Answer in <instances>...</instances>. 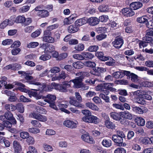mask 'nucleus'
Here are the masks:
<instances>
[{
    "instance_id": "e2e57ef3",
    "label": "nucleus",
    "mask_w": 153,
    "mask_h": 153,
    "mask_svg": "<svg viewBox=\"0 0 153 153\" xmlns=\"http://www.w3.org/2000/svg\"><path fill=\"white\" fill-rule=\"evenodd\" d=\"M20 45L21 43L19 41H14L13 44H12L11 47L12 48H18L20 46Z\"/></svg>"
},
{
    "instance_id": "864d4df0",
    "label": "nucleus",
    "mask_w": 153,
    "mask_h": 153,
    "mask_svg": "<svg viewBox=\"0 0 153 153\" xmlns=\"http://www.w3.org/2000/svg\"><path fill=\"white\" fill-rule=\"evenodd\" d=\"M106 71L105 69L104 68L98 67L97 70H96V76H99L100 73L104 72Z\"/></svg>"
},
{
    "instance_id": "a18cd8bd",
    "label": "nucleus",
    "mask_w": 153,
    "mask_h": 153,
    "mask_svg": "<svg viewBox=\"0 0 153 153\" xmlns=\"http://www.w3.org/2000/svg\"><path fill=\"white\" fill-rule=\"evenodd\" d=\"M39 43L37 42H32L27 45V47L28 48H34L39 45Z\"/></svg>"
},
{
    "instance_id": "c9c22d12",
    "label": "nucleus",
    "mask_w": 153,
    "mask_h": 153,
    "mask_svg": "<svg viewBox=\"0 0 153 153\" xmlns=\"http://www.w3.org/2000/svg\"><path fill=\"white\" fill-rule=\"evenodd\" d=\"M87 23H88L91 26L96 25V17H91L88 19H86Z\"/></svg>"
},
{
    "instance_id": "37998d69",
    "label": "nucleus",
    "mask_w": 153,
    "mask_h": 153,
    "mask_svg": "<svg viewBox=\"0 0 153 153\" xmlns=\"http://www.w3.org/2000/svg\"><path fill=\"white\" fill-rule=\"evenodd\" d=\"M74 48L77 51H82L84 49V45L82 44L79 43L77 45L75 46Z\"/></svg>"
},
{
    "instance_id": "6e6552de",
    "label": "nucleus",
    "mask_w": 153,
    "mask_h": 153,
    "mask_svg": "<svg viewBox=\"0 0 153 153\" xmlns=\"http://www.w3.org/2000/svg\"><path fill=\"white\" fill-rule=\"evenodd\" d=\"M5 119L12 122L13 125L16 124V121L15 118L13 117L12 113L10 111H6L4 114Z\"/></svg>"
},
{
    "instance_id": "72a5a7b5",
    "label": "nucleus",
    "mask_w": 153,
    "mask_h": 153,
    "mask_svg": "<svg viewBox=\"0 0 153 153\" xmlns=\"http://www.w3.org/2000/svg\"><path fill=\"white\" fill-rule=\"evenodd\" d=\"M135 120L137 122V124L138 126H143L145 124V122L144 120L141 117H137Z\"/></svg>"
},
{
    "instance_id": "f03ea898",
    "label": "nucleus",
    "mask_w": 153,
    "mask_h": 153,
    "mask_svg": "<svg viewBox=\"0 0 153 153\" xmlns=\"http://www.w3.org/2000/svg\"><path fill=\"white\" fill-rule=\"evenodd\" d=\"M41 99L49 104V106L52 108H57L55 103V101L56 99V96L54 95L50 94H47L46 96H44L42 95Z\"/></svg>"
},
{
    "instance_id": "39448f33",
    "label": "nucleus",
    "mask_w": 153,
    "mask_h": 153,
    "mask_svg": "<svg viewBox=\"0 0 153 153\" xmlns=\"http://www.w3.org/2000/svg\"><path fill=\"white\" fill-rule=\"evenodd\" d=\"M34 91H38L39 92L35 91L30 90L28 92V94L29 95L30 97H31L33 96L35 97L36 99L38 100L41 99L42 97V91H41L40 89H39L38 90L35 89H32Z\"/></svg>"
},
{
    "instance_id": "f704fd0d",
    "label": "nucleus",
    "mask_w": 153,
    "mask_h": 153,
    "mask_svg": "<svg viewBox=\"0 0 153 153\" xmlns=\"http://www.w3.org/2000/svg\"><path fill=\"white\" fill-rule=\"evenodd\" d=\"M108 60H109L105 62V64L109 66H114L115 65V60L109 56H108Z\"/></svg>"
},
{
    "instance_id": "9d476101",
    "label": "nucleus",
    "mask_w": 153,
    "mask_h": 153,
    "mask_svg": "<svg viewBox=\"0 0 153 153\" xmlns=\"http://www.w3.org/2000/svg\"><path fill=\"white\" fill-rule=\"evenodd\" d=\"M33 117L41 122H45L47 120V117L38 113L33 112L32 114Z\"/></svg>"
},
{
    "instance_id": "1a4fd4ad",
    "label": "nucleus",
    "mask_w": 153,
    "mask_h": 153,
    "mask_svg": "<svg viewBox=\"0 0 153 153\" xmlns=\"http://www.w3.org/2000/svg\"><path fill=\"white\" fill-rule=\"evenodd\" d=\"M112 44L114 46L117 48H120L123 44V41L122 39L120 38H116Z\"/></svg>"
},
{
    "instance_id": "20e7f679",
    "label": "nucleus",
    "mask_w": 153,
    "mask_h": 153,
    "mask_svg": "<svg viewBox=\"0 0 153 153\" xmlns=\"http://www.w3.org/2000/svg\"><path fill=\"white\" fill-rule=\"evenodd\" d=\"M52 33L47 32L44 31L42 37V41L49 43H52L54 42V40L53 37L51 36Z\"/></svg>"
},
{
    "instance_id": "de8ad7c7",
    "label": "nucleus",
    "mask_w": 153,
    "mask_h": 153,
    "mask_svg": "<svg viewBox=\"0 0 153 153\" xmlns=\"http://www.w3.org/2000/svg\"><path fill=\"white\" fill-rule=\"evenodd\" d=\"M104 88L111 92L114 91L116 90L115 88L110 86L108 83H104Z\"/></svg>"
},
{
    "instance_id": "4be33fe9",
    "label": "nucleus",
    "mask_w": 153,
    "mask_h": 153,
    "mask_svg": "<svg viewBox=\"0 0 153 153\" xmlns=\"http://www.w3.org/2000/svg\"><path fill=\"white\" fill-rule=\"evenodd\" d=\"M37 15L42 18L48 17L49 15V12L46 10H39L37 13Z\"/></svg>"
},
{
    "instance_id": "603ef678",
    "label": "nucleus",
    "mask_w": 153,
    "mask_h": 153,
    "mask_svg": "<svg viewBox=\"0 0 153 153\" xmlns=\"http://www.w3.org/2000/svg\"><path fill=\"white\" fill-rule=\"evenodd\" d=\"M36 109L37 112L43 114L46 112V109L41 106H37L36 107Z\"/></svg>"
},
{
    "instance_id": "69168bd1",
    "label": "nucleus",
    "mask_w": 153,
    "mask_h": 153,
    "mask_svg": "<svg viewBox=\"0 0 153 153\" xmlns=\"http://www.w3.org/2000/svg\"><path fill=\"white\" fill-rule=\"evenodd\" d=\"M50 71L51 73L56 74L59 72L60 71V69L59 67H54L51 68Z\"/></svg>"
},
{
    "instance_id": "ea45409f",
    "label": "nucleus",
    "mask_w": 153,
    "mask_h": 153,
    "mask_svg": "<svg viewBox=\"0 0 153 153\" xmlns=\"http://www.w3.org/2000/svg\"><path fill=\"white\" fill-rule=\"evenodd\" d=\"M98 9L101 12H105L108 10L109 7L107 5H102L99 7Z\"/></svg>"
},
{
    "instance_id": "49530a36",
    "label": "nucleus",
    "mask_w": 153,
    "mask_h": 153,
    "mask_svg": "<svg viewBox=\"0 0 153 153\" xmlns=\"http://www.w3.org/2000/svg\"><path fill=\"white\" fill-rule=\"evenodd\" d=\"M28 131L34 134H36L40 132V130L39 128H31L28 129Z\"/></svg>"
},
{
    "instance_id": "680f3d73",
    "label": "nucleus",
    "mask_w": 153,
    "mask_h": 153,
    "mask_svg": "<svg viewBox=\"0 0 153 153\" xmlns=\"http://www.w3.org/2000/svg\"><path fill=\"white\" fill-rule=\"evenodd\" d=\"M8 25H9V20L8 19H5L0 25V27L1 28H4Z\"/></svg>"
},
{
    "instance_id": "e433bc0d",
    "label": "nucleus",
    "mask_w": 153,
    "mask_h": 153,
    "mask_svg": "<svg viewBox=\"0 0 153 153\" xmlns=\"http://www.w3.org/2000/svg\"><path fill=\"white\" fill-rule=\"evenodd\" d=\"M102 144L104 146L108 147L111 146L112 144V142L110 140H106V139H105L103 140L102 141Z\"/></svg>"
},
{
    "instance_id": "13d9d810",
    "label": "nucleus",
    "mask_w": 153,
    "mask_h": 153,
    "mask_svg": "<svg viewBox=\"0 0 153 153\" xmlns=\"http://www.w3.org/2000/svg\"><path fill=\"white\" fill-rule=\"evenodd\" d=\"M20 137L23 139H27L29 136V133L25 131H22L20 133Z\"/></svg>"
},
{
    "instance_id": "6e6d98bb",
    "label": "nucleus",
    "mask_w": 153,
    "mask_h": 153,
    "mask_svg": "<svg viewBox=\"0 0 153 153\" xmlns=\"http://www.w3.org/2000/svg\"><path fill=\"white\" fill-rule=\"evenodd\" d=\"M31 123L33 125V126L35 127L40 128L42 126L41 124L37 120H32Z\"/></svg>"
},
{
    "instance_id": "ddd939ff",
    "label": "nucleus",
    "mask_w": 153,
    "mask_h": 153,
    "mask_svg": "<svg viewBox=\"0 0 153 153\" xmlns=\"http://www.w3.org/2000/svg\"><path fill=\"white\" fill-rule=\"evenodd\" d=\"M79 30V28L76 24H75V23L73 24L70 25L68 27V31L71 33H76Z\"/></svg>"
},
{
    "instance_id": "4c0bfd02",
    "label": "nucleus",
    "mask_w": 153,
    "mask_h": 153,
    "mask_svg": "<svg viewBox=\"0 0 153 153\" xmlns=\"http://www.w3.org/2000/svg\"><path fill=\"white\" fill-rule=\"evenodd\" d=\"M25 21V18L24 16H19L16 17V23H23Z\"/></svg>"
},
{
    "instance_id": "bf43d9fd",
    "label": "nucleus",
    "mask_w": 153,
    "mask_h": 153,
    "mask_svg": "<svg viewBox=\"0 0 153 153\" xmlns=\"http://www.w3.org/2000/svg\"><path fill=\"white\" fill-rule=\"evenodd\" d=\"M30 73L27 72V73L24 76V78L27 80V82L29 83L31 80L33 79L32 76H30Z\"/></svg>"
},
{
    "instance_id": "338daca9",
    "label": "nucleus",
    "mask_w": 153,
    "mask_h": 153,
    "mask_svg": "<svg viewBox=\"0 0 153 153\" xmlns=\"http://www.w3.org/2000/svg\"><path fill=\"white\" fill-rule=\"evenodd\" d=\"M21 49L19 48H15L13 49L11 51V53L12 55H16L20 52Z\"/></svg>"
},
{
    "instance_id": "5701e85b",
    "label": "nucleus",
    "mask_w": 153,
    "mask_h": 153,
    "mask_svg": "<svg viewBox=\"0 0 153 153\" xmlns=\"http://www.w3.org/2000/svg\"><path fill=\"white\" fill-rule=\"evenodd\" d=\"M56 106L57 108H53L56 111L60 110L61 111L62 109L65 108H67L68 107V105L66 104H62L61 102L56 103Z\"/></svg>"
},
{
    "instance_id": "9b49d317",
    "label": "nucleus",
    "mask_w": 153,
    "mask_h": 153,
    "mask_svg": "<svg viewBox=\"0 0 153 153\" xmlns=\"http://www.w3.org/2000/svg\"><path fill=\"white\" fill-rule=\"evenodd\" d=\"M105 117L106 120L105 121V124L106 127L108 128L111 129H114L116 127L115 125L114 124L110 121L109 118L108 116L107 115H105Z\"/></svg>"
},
{
    "instance_id": "4468645a",
    "label": "nucleus",
    "mask_w": 153,
    "mask_h": 153,
    "mask_svg": "<svg viewBox=\"0 0 153 153\" xmlns=\"http://www.w3.org/2000/svg\"><path fill=\"white\" fill-rule=\"evenodd\" d=\"M63 124L66 127L71 128H75L77 127L76 124L73 121L70 120H65Z\"/></svg>"
},
{
    "instance_id": "4d7b16f0",
    "label": "nucleus",
    "mask_w": 153,
    "mask_h": 153,
    "mask_svg": "<svg viewBox=\"0 0 153 153\" xmlns=\"http://www.w3.org/2000/svg\"><path fill=\"white\" fill-rule=\"evenodd\" d=\"M43 147L45 150L48 152H51L53 151V148L52 147L46 143L43 144Z\"/></svg>"
},
{
    "instance_id": "09e8293b",
    "label": "nucleus",
    "mask_w": 153,
    "mask_h": 153,
    "mask_svg": "<svg viewBox=\"0 0 153 153\" xmlns=\"http://www.w3.org/2000/svg\"><path fill=\"white\" fill-rule=\"evenodd\" d=\"M51 58V56L49 54H43L40 56L39 59L44 61L49 59Z\"/></svg>"
},
{
    "instance_id": "b1692460",
    "label": "nucleus",
    "mask_w": 153,
    "mask_h": 153,
    "mask_svg": "<svg viewBox=\"0 0 153 153\" xmlns=\"http://www.w3.org/2000/svg\"><path fill=\"white\" fill-rule=\"evenodd\" d=\"M45 51L49 53L53 52L55 50L54 47L52 44L46 43L45 44Z\"/></svg>"
},
{
    "instance_id": "412c9836",
    "label": "nucleus",
    "mask_w": 153,
    "mask_h": 153,
    "mask_svg": "<svg viewBox=\"0 0 153 153\" xmlns=\"http://www.w3.org/2000/svg\"><path fill=\"white\" fill-rule=\"evenodd\" d=\"M16 110H17L19 112L21 113H23L24 111L23 105L20 103H18L16 104V105H14V106H13V110L15 111Z\"/></svg>"
},
{
    "instance_id": "0eeeda50",
    "label": "nucleus",
    "mask_w": 153,
    "mask_h": 153,
    "mask_svg": "<svg viewBox=\"0 0 153 153\" xmlns=\"http://www.w3.org/2000/svg\"><path fill=\"white\" fill-rule=\"evenodd\" d=\"M112 139L118 146H125L126 145L125 143H123V139L115 134L113 135Z\"/></svg>"
},
{
    "instance_id": "3c124183",
    "label": "nucleus",
    "mask_w": 153,
    "mask_h": 153,
    "mask_svg": "<svg viewBox=\"0 0 153 153\" xmlns=\"http://www.w3.org/2000/svg\"><path fill=\"white\" fill-rule=\"evenodd\" d=\"M141 141L145 145L150 144V142H151V137L149 138L146 137L143 138L141 140Z\"/></svg>"
},
{
    "instance_id": "423d86ee",
    "label": "nucleus",
    "mask_w": 153,
    "mask_h": 153,
    "mask_svg": "<svg viewBox=\"0 0 153 153\" xmlns=\"http://www.w3.org/2000/svg\"><path fill=\"white\" fill-rule=\"evenodd\" d=\"M82 76L76 77L75 79L71 80L69 83L71 82H73L74 83L73 87L76 88H79L82 86Z\"/></svg>"
},
{
    "instance_id": "cd10ccee",
    "label": "nucleus",
    "mask_w": 153,
    "mask_h": 153,
    "mask_svg": "<svg viewBox=\"0 0 153 153\" xmlns=\"http://www.w3.org/2000/svg\"><path fill=\"white\" fill-rule=\"evenodd\" d=\"M96 56H97L100 60L103 61H107L108 59V57L104 56L103 53L101 52H97L96 53Z\"/></svg>"
},
{
    "instance_id": "bb28decb",
    "label": "nucleus",
    "mask_w": 153,
    "mask_h": 153,
    "mask_svg": "<svg viewBox=\"0 0 153 153\" xmlns=\"http://www.w3.org/2000/svg\"><path fill=\"white\" fill-rule=\"evenodd\" d=\"M59 27V25L58 24H55L48 26L46 30H44L47 32H50L52 33L51 31Z\"/></svg>"
},
{
    "instance_id": "f3484780",
    "label": "nucleus",
    "mask_w": 153,
    "mask_h": 153,
    "mask_svg": "<svg viewBox=\"0 0 153 153\" xmlns=\"http://www.w3.org/2000/svg\"><path fill=\"white\" fill-rule=\"evenodd\" d=\"M52 83L51 85H46L44 84L43 85H42L40 90L42 91V94H43V92L44 91H51L53 89V87H54L52 83Z\"/></svg>"
},
{
    "instance_id": "6ab92c4d",
    "label": "nucleus",
    "mask_w": 153,
    "mask_h": 153,
    "mask_svg": "<svg viewBox=\"0 0 153 153\" xmlns=\"http://www.w3.org/2000/svg\"><path fill=\"white\" fill-rule=\"evenodd\" d=\"M79 28V27L87 23L86 18L84 17L76 20L74 22Z\"/></svg>"
},
{
    "instance_id": "0e129e2a",
    "label": "nucleus",
    "mask_w": 153,
    "mask_h": 153,
    "mask_svg": "<svg viewBox=\"0 0 153 153\" xmlns=\"http://www.w3.org/2000/svg\"><path fill=\"white\" fill-rule=\"evenodd\" d=\"M86 106L90 108L96 110V105L90 102H87L85 104Z\"/></svg>"
},
{
    "instance_id": "052dcab7",
    "label": "nucleus",
    "mask_w": 153,
    "mask_h": 153,
    "mask_svg": "<svg viewBox=\"0 0 153 153\" xmlns=\"http://www.w3.org/2000/svg\"><path fill=\"white\" fill-rule=\"evenodd\" d=\"M68 56V54L67 53H61L59 54L58 60H61L66 58Z\"/></svg>"
},
{
    "instance_id": "a19ab883",
    "label": "nucleus",
    "mask_w": 153,
    "mask_h": 153,
    "mask_svg": "<svg viewBox=\"0 0 153 153\" xmlns=\"http://www.w3.org/2000/svg\"><path fill=\"white\" fill-rule=\"evenodd\" d=\"M8 20L10 25H13L15 22L16 23V17L15 15L11 16Z\"/></svg>"
},
{
    "instance_id": "79ce46f5",
    "label": "nucleus",
    "mask_w": 153,
    "mask_h": 153,
    "mask_svg": "<svg viewBox=\"0 0 153 153\" xmlns=\"http://www.w3.org/2000/svg\"><path fill=\"white\" fill-rule=\"evenodd\" d=\"M13 43V40L11 39H6L3 40L2 42V45L5 46L11 44Z\"/></svg>"
},
{
    "instance_id": "5fc2aeb1",
    "label": "nucleus",
    "mask_w": 153,
    "mask_h": 153,
    "mask_svg": "<svg viewBox=\"0 0 153 153\" xmlns=\"http://www.w3.org/2000/svg\"><path fill=\"white\" fill-rule=\"evenodd\" d=\"M14 105L12 104H7L5 105L4 107L6 110L7 111H14V110H13V108Z\"/></svg>"
},
{
    "instance_id": "7ed1b4c3",
    "label": "nucleus",
    "mask_w": 153,
    "mask_h": 153,
    "mask_svg": "<svg viewBox=\"0 0 153 153\" xmlns=\"http://www.w3.org/2000/svg\"><path fill=\"white\" fill-rule=\"evenodd\" d=\"M69 83V82L65 81L61 84L54 83L52 84L55 89L62 92H66L68 91L67 88L71 86Z\"/></svg>"
},
{
    "instance_id": "dca6fc26",
    "label": "nucleus",
    "mask_w": 153,
    "mask_h": 153,
    "mask_svg": "<svg viewBox=\"0 0 153 153\" xmlns=\"http://www.w3.org/2000/svg\"><path fill=\"white\" fill-rule=\"evenodd\" d=\"M70 100L69 101V103L71 105H72L75 106L78 108H83V105L80 103V102L77 101L75 100V98L74 97H71L70 98Z\"/></svg>"
},
{
    "instance_id": "473e14b6",
    "label": "nucleus",
    "mask_w": 153,
    "mask_h": 153,
    "mask_svg": "<svg viewBox=\"0 0 153 153\" xmlns=\"http://www.w3.org/2000/svg\"><path fill=\"white\" fill-rule=\"evenodd\" d=\"M132 110L133 111L138 114H142L144 113L143 110L137 106L132 107Z\"/></svg>"
},
{
    "instance_id": "c756f323",
    "label": "nucleus",
    "mask_w": 153,
    "mask_h": 153,
    "mask_svg": "<svg viewBox=\"0 0 153 153\" xmlns=\"http://www.w3.org/2000/svg\"><path fill=\"white\" fill-rule=\"evenodd\" d=\"M72 65L75 68L79 69L83 68V63L81 61H77L73 63Z\"/></svg>"
},
{
    "instance_id": "a878e982",
    "label": "nucleus",
    "mask_w": 153,
    "mask_h": 153,
    "mask_svg": "<svg viewBox=\"0 0 153 153\" xmlns=\"http://www.w3.org/2000/svg\"><path fill=\"white\" fill-rule=\"evenodd\" d=\"M111 117L115 120H118L121 118V115L115 112H111L110 113Z\"/></svg>"
},
{
    "instance_id": "f8f14e48",
    "label": "nucleus",
    "mask_w": 153,
    "mask_h": 153,
    "mask_svg": "<svg viewBox=\"0 0 153 153\" xmlns=\"http://www.w3.org/2000/svg\"><path fill=\"white\" fill-rule=\"evenodd\" d=\"M13 145L15 153H20L22 149L19 142L16 140H14L13 142Z\"/></svg>"
},
{
    "instance_id": "f257e3e1",
    "label": "nucleus",
    "mask_w": 153,
    "mask_h": 153,
    "mask_svg": "<svg viewBox=\"0 0 153 153\" xmlns=\"http://www.w3.org/2000/svg\"><path fill=\"white\" fill-rule=\"evenodd\" d=\"M138 1L134 2L131 3L130 5V8H125L122 10L123 14L127 17L132 16L135 14L133 10H136L141 8L143 6L142 3L139 1H141L143 3L148 2L149 0H137Z\"/></svg>"
},
{
    "instance_id": "aec40b11",
    "label": "nucleus",
    "mask_w": 153,
    "mask_h": 153,
    "mask_svg": "<svg viewBox=\"0 0 153 153\" xmlns=\"http://www.w3.org/2000/svg\"><path fill=\"white\" fill-rule=\"evenodd\" d=\"M82 119L85 122L96 123L95 121L96 120V117L92 116L91 115L89 117H83Z\"/></svg>"
},
{
    "instance_id": "a211bd4d",
    "label": "nucleus",
    "mask_w": 153,
    "mask_h": 153,
    "mask_svg": "<svg viewBox=\"0 0 153 153\" xmlns=\"http://www.w3.org/2000/svg\"><path fill=\"white\" fill-rule=\"evenodd\" d=\"M81 137L85 142L90 143H93L94 142L93 139L88 134H83L82 135Z\"/></svg>"
},
{
    "instance_id": "393cba45",
    "label": "nucleus",
    "mask_w": 153,
    "mask_h": 153,
    "mask_svg": "<svg viewBox=\"0 0 153 153\" xmlns=\"http://www.w3.org/2000/svg\"><path fill=\"white\" fill-rule=\"evenodd\" d=\"M82 54L83 56L84 59L85 60L91 59L94 57V54L89 52H84L82 53Z\"/></svg>"
},
{
    "instance_id": "774afa93",
    "label": "nucleus",
    "mask_w": 153,
    "mask_h": 153,
    "mask_svg": "<svg viewBox=\"0 0 153 153\" xmlns=\"http://www.w3.org/2000/svg\"><path fill=\"white\" fill-rule=\"evenodd\" d=\"M114 153H126V150L123 148H119L116 149L114 152Z\"/></svg>"
},
{
    "instance_id": "58836bf2",
    "label": "nucleus",
    "mask_w": 153,
    "mask_h": 153,
    "mask_svg": "<svg viewBox=\"0 0 153 153\" xmlns=\"http://www.w3.org/2000/svg\"><path fill=\"white\" fill-rule=\"evenodd\" d=\"M143 40L148 43H151L152 45H153V39L152 37L149 36H146L143 37Z\"/></svg>"
},
{
    "instance_id": "2f4dec72",
    "label": "nucleus",
    "mask_w": 153,
    "mask_h": 153,
    "mask_svg": "<svg viewBox=\"0 0 153 153\" xmlns=\"http://www.w3.org/2000/svg\"><path fill=\"white\" fill-rule=\"evenodd\" d=\"M113 76L116 79L122 78L123 77L122 71H120L114 72L113 74Z\"/></svg>"
},
{
    "instance_id": "2eb2a0df",
    "label": "nucleus",
    "mask_w": 153,
    "mask_h": 153,
    "mask_svg": "<svg viewBox=\"0 0 153 153\" xmlns=\"http://www.w3.org/2000/svg\"><path fill=\"white\" fill-rule=\"evenodd\" d=\"M86 66L93 68L92 70H91L90 73L93 75H96V64L94 62H91L90 61L87 62L85 63Z\"/></svg>"
},
{
    "instance_id": "c85d7f7f",
    "label": "nucleus",
    "mask_w": 153,
    "mask_h": 153,
    "mask_svg": "<svg viewBox=\"0 0 153 153\" xmlns=\"http://www.w3.org/2000/svg\"><path fill=\"white\" fill-rule=\"evenodd\" d=\"M122 113L123 117L126 119L131 120L133 118L132 114L128 111L123 112Z\"/></svg>"
},
{
    "instance_id": "c03bdc74",
    "label": "nucleus",
    "mask_w": 153,
    "mask_h": 153,
    "mask_svg": "<svg viewBox=\"0 0 153 153\" xmlns=\"http://www.w3.org/2000/svg\"><path fill=\"white\" fill-rule=\"evenodd\" d=\"M41 33V29L37 30L31 33V36L32 38H36L39 36Z\"/></svg>"
},
{
    "instance_id": "8fccbe9b",
    "label": "nucleus",
    "mask_w": 153,
    "mask_h": 153,
    "mask_svg": "<svg viewBox=\"0 0 153 153\" xmlns=\"http://www.w3.org/2000/svg\"><path fill=\"white\" fill-rule=\"evenodd\" d=\"M136 102L139 104L143 105H144L146 103V101L143 97L137 98Z\"/></svg>"
},
{
    "instance_id": "7c9ffc66",
    "label": "nucleus",
    "mask_w": 153,
    "mask_h": 153,
    "mask_svg": "<svg viewBox=\"0 0 153 153\" xmlns=\"http://www.w3.org/2000/svg\"><path fill=\"white\" fill-rule=\"evenodd\" d=\"M137 21L138 23L145 24V23H147L148 19L146 16H143L137 18Z\"/></svg>"
}]
</instances>
